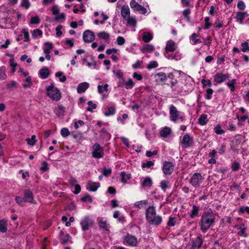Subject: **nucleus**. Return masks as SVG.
Returning a JSON list of instances; mask_svg holds the SVG:
<instances>
[{"instance_id":"f257e3e1","label":"nucleus","mask_w":249,"mask_h":249,"mask_svg":"<svg viewBox=\"0 0 249 249\" xmlns=\"http://www.w3.org/2000/svg\"><path fill=\"white\" fill-rule=\"evenodd\" d=\"M214 220L215 215L213 213H204L200 223L201 230L205 232L213 224Z\"/></svg>"},{"instance_id":"f03ea898","label":"nucleus","mask_w":249,"mask_h":249,"mask_svg":"<svg viewBox=\"0 0 249 249\" xmlns=\"http://www.w3.org/2000/svg\"><path fill=\"white\" fill-rule=\"evenodd\" d=\"M146 215L148 222L152 225H159L162 222V217L156 215V210L153 206L148 207Z\"/></svg>"},{"instance_id":"7ed1b4c3","label":"nucleus","mask_w":249,"mask_h":249,"mask_svg":"<svg viewBox=\"0 0 249 249\" xmlns=\"http://www.w3.org/2000/svg\"><path fill=\"white\" fill-rule=\"evenodd\" d=\"M47 95L53 101H58L61 98V94L59 89L54 87V84L46 87Z\"/></svg>"},{"instance_id":"20e7f679","label":"nucleus","mask_w":249,"mask_h":249,"mask_svg":"<svg viewBox=\"0 0 249 249\" xmlns=\"http://www.w3.org/2000/svg\"><path fill=\"white\" fill-rule=\"evenodd\" d=\"M170 120L174 122H183L185 119L184 113L178 111L174 105L170 107Z\"/></svg>"},{"instance_id":"39448f33","label":"nucleus","mask_w":249,"mask_h":249,"mask_svg":"<svg viewBox=\"0 0 249 249\" xmlns=\"http://www.w3.org/2000/svg\"><path fill=\"white\" fill-rule=\"evenodd\" d=\"M80 225L83 231L89 230L94 225L93 220L89 216H85L80 221Z\"/></svg>"},{"instance_id":"423d86ee","label":"nucleus","mask_w":249,"mask_h":249,"mask_svg":"<svg viewBox=\"0 0 249 249\" xmlns=\"http://www.w3.org/2000/svg\"><path fill=\"white\" fill-rule=\"evenodd\" d=\"M193 144V138L188 134H185L183 135L180 143L181 147L183 148H189L192 146Z\"/></svg>"},{"instance_id":"0eeeda50","label":"nucleus","mask_w":249,"mask_h":249,"mask_svg":"<svg viewBox=\"0 0 249 249\" xmlns=\"http://www.w3.org/2000/svg\"><path fill=\"white\" fill-rule=\"evenodd\" d=\"M92 156L94 158L100 159L104 156V151L102 147L98 143L94 144L92 146Z\"/></svg>"},{"instance_id":"6e6552de","label":"nucleus","mask_w":249,"mask_h":249,"mask_svg":"<svg viewBox=\"0 0 249 249\" xmlns=\"http://www.w3.org/2000/svg\"><path fill=\"white\" fill-rule=\"evenodd\" d=\"M203 179L200 173H196L192 176L190 182L194 187H198L203 182Z\"/></svg>"},{"instance_id":"1a4fd4ad","label":"nucleus","mask_w":249,"mask_h":249,"mask_svg":"<svg viewBox=\"0 0 249 249\" xmlns=\"http://www.w3.org/2000/svg\"><path fill=\"white\" fill-rule=\"evenodd\" d=\"M131 8L136 12L144 14L146 13V9L142 5L139 4L134 0H132L130 2Z\"/></svg>"},{"instance_id":"9d476101","label":"nucleus","mask_w":249,"mask_h":249,"mask_svg":"<svg viewBox=\"0 0 249 249\" xmlns=\"http://www.w3.org/2000/svg\"><path fill=\"white\" fill-rule=\"evenodd\" d=\"M174 169V165L172 162L169 161H165L163 162L162 171L166 175H170Z\"/></svg>"},{"instance_id":"9b49d317","label":"nucleus","mask_w":249,"mask_h":249,"mask_svg":"<svg viewBox=\"0 0 249 249\" xmlns=\"http://www.w3.org/2000/svg\"><path fill=\"white\" fill-rule=\"evenodd\" d=\"M124 243L126 245L134 247L137 243V239L134 236L128 234L124 237Z\"/></svg>"},{"instance_id":"f8f14e48","label":"nucleus","mask_w":249,"mask_h":249,"mask_svg":"<svg viewBox=\"0 0 249 249\" xmlns=\"http://www.w3.org/2000/svg\"><path fill=\"white\" fill-rule=\"evenodd\" d=\"M94 34L90 30L85 31L83 34V40L86 42H91L94 39Z\"/></svg>"},{"instance_id":"ddd939ff","label":"nucleus","mask_w":249,"mask_h":249,"mask_svg":"<svg viewBox=\"0 0 249 249\" xmlns=\"http://www.w3.org/2000/svg\"><path fill=\"white\" fill-rule=\"evenodd\" d=\"M229 74H224L221 72L216 74L214 77V81L217 83H221L225 81L230 77Z\"/></svg>"},{"instance_id":"4468645a","label":"nucleus","mask_w":249,"mask_h":249,"mask_svg":"<svg viewBox=\"0 0 249 249\" xmlns=\"http://www.w3.org/2000/svg\"><path fill=\"white\" fill-rule=\"evenodd\" d=\"M172 132V130L170 127L164 126L160 129L159 134L162 139L168 137Z\"/></svg>"},{"instance_id":"2eb2a0df","label":"nucleus","mask_w":249,"mask_h":249,"mask_svg":"<svg viewBox=\"0 0 249 249\" xmlns=\"http://www.w3.org/2000/svg\"><path fill=\"white\" fill-rule=\"evenodd\" d=\"M249 16V14L246 12H238L237 13L235 17L236 21L240 24H243L244 19Z\"/></svg>"},{"instance_id":"dca6fc26","label":"nucleus","mask_w":249,"mask_h":249,"mask_svg":"<svg viewBox=\"0 0 249 249\" xmlns=\"http://www.w3.org/2000/svg\"><path fill=\"white\" fill-rule=\"evenodd\" d=\"M140 182L143 188H150L152 185V180L149 177L141 178Z\"/></svg>"},{"instance_id":"f3484780","label":"nucleus","mask_w":249,"mask_h":249,"mask_svg":"<svg viewBox=\"0 0 249 249\" xmlns=\"http://www.w3.org/2000/svg\"><path fill=\"white\" fill-rule=\"evenodd\" d=\"M100 186L99 182L89 181L87 183V189L91 192H95Z\"/></svg>"},{"instance_id":"a211bd4d","label":"nucleus","mask_w":249,"mask_h":249,"mask_svg":"<svg viewBox=\"0 0 249 249\" xmlns=\"http://www.w3.org/2000/svg\"><path fill=\"white\" fill-rule=\"evenodd\" d=\"M164 56L168 59L179 60L181 59V54L179 52L172 53H170L169 52L165 53Z\"/></svg>"},{"instance_id":"6ab92c4d","label":"nucleus","mask_w":249,"mask_h":249,"mask_svg":"<svg viewBox=\"0 0 249 249\" xmlns=\"http://www.w3.org/2000/svg\"><path fill=\"white\" fill-rule=\"evenodd\" d=\"M234 228L238 231L237 232L238 235L245 237H247L248 234L246 232V227L244 224H242L240 226L235 225Z\"/></svg>"},{"instance_id":"aec40b11","label":"nucleus","mask_w":249,"mask_h":249,"mask_svg":"<svg viewBox=\"0 0 249 249\" xmlns=\"http://www.w3.org/2000/svg\"><path fill=\"white\" fill-rule=\"evenodd\" d=\"M155 78L157 83L161 84L165 81L167 79V76L165 73L160 72L155 74Z\"/></svg>"},{"instance_id":"412c9836","label":"nucleus","mask_w":249,"mask_h":249,"mask_svg":"<svg viewBox=\"0 0 249 249\" xmlns=\"http://www.w3.org/2000/svg\"><path fill=\"white\" fill-rule=\"evenodd\" d=\"M176 44L173 40H169L166 43L165 53H172L176 50Z\"/></svg>"},{"instance_id":"4be33fe9","label":"nucleus","mask_w":249,"mask_h":249,"mask_svg":"<svg viewBox=\"0 0 249 249\" xmlns=\"http://www.w3.org/2000/svg\"><path fill=\"white\" fill-rule=\"evenodd\" d=\"M89 84L88 82H83L80 83L77 87V92L78 93L84 92L89 87Z\"/></svg>"},{"instance_id":"5701e85b","label":"nucleus","mask_w":249,"mask_h":249,"mask_svg":"<svg viewBox=\"0 0 249 249\" xmlns=\"http://www.w3.org/2000/svg\"><path fill=\"white\" fill-rule=\"evenodd\" d=\"M24 201L29 203H35L33 193L30 190H26L24 193Z\"/></svg>"},{"instance_id":"b1692460","label":"nucleus","mask_w":249,"mask_h":249,"mask_svg":"<svg viewBox=\"0 0 249 249\" xmlns=\"http://www.w3.org/2000/svg\"><path fill=\"white\" fill-rule=\"evenodd\" d=\"M99 228L104 231H107L110 228L109 224L107 220L100 219L98 221Z\"/></svg>"},{"instance_id":"393cba45","label":"nucleus","mask_w":249,"mask_h":249,"mask_svg":"<svg viewBox=\"0 0 249 249\" xmlns=\"http://www.w3.org/2000/svg\"><path fill=\"white\" fill-rule=\"evenodd\" d=\"M121 15L124 19L130 17V9L128 6L124 5L122 7Z\"/></svg>"},{"instance_id":"a878e982","label":"nucleus","mask_w":249,"mask_h":249,"mask_svg":"<svg viewBox=\"0 0 249 249\" xmlns=\"http://www.w3.org/2000/svg\"><path fill=\"white\" fill-rule=\"evenodd\" d=\"M53 48V43L50 42H46L44 44L43 47V52L44 53H50L51 50Z\"/></svg>"},{"instance_id":"bb28decb","label":"nucleus","mask_w":249,"mask_h":249,"mask_svg":"<svg viewBox=\"0 0 249 249\" xmlns=\"http://www.w3.org/2000/svg\"><path fill=\"white\" fill-rule=\"evenodd\" d=\"M126 21L127 25L128 26H130L133 27V28H135L137 24V21L136 20L135 17H129L126 18V19H124Z\"/></svg>"},{"instance_id":"cd10ccee","label":"nucleus","mask_w":249,"mask_h":249,"mask_svg":"<svg viewBox=\"0 0 249 249\" xmlns=\"http://www.w3.org/2000/svg\"><path fill=\"white\" fill-rule=\"evenodd\" d=\"M71 237L70 235L68 233L64 234V233L62 231L60 232V238L61 241V242L63 244H66L69 241H70V239Z\"/></svg>"},{"instance_id":"c85d7f7f","label":"nucleus","mask_w":249,"mask_h":249,"mask_svg":"<svg viewBox=\"0 0 249 249\" xmlns=\"http://www.w3.org/2000/svg\"><path fill=\"white\" fill-rule=\"evenodd\" d=\"M115 112L116 108L114 107H110L105 109L104 114L106 116H109L114 115Z\"/></svg>"},{"instance_id":"c756f323","label":"nucleus","mask_w":249,"mask_h":249,"mask_svg":"<svg viewBox=\"0 0 249 249\" xmlns=\"http://www.w3.org/2000/svg\"><path fill=\"white\" fill-rule=\"evenodd\" d=\"M143 53H151L154 51L155 47L152 44H146L141 49Z\"/></svg>"},{"instance_id":"7c9ffc66","label":"nucleus","mask_w":249,"mask_h":249,"mask_svg":"<svg viewBox=\"0 0 249 249\" xmlns=\"http://www.w3.org/2000/svg\"><path fill=\"white\" fill-rule=\"evenodd\" d=\"M7 230V221L4 219L0 220V231L5 232Z\"/></svg>"},{"instance_id":"2f4dec72","label":"nucleus","mask_w":249,"mask_h":249,"mask_svg":"<svg viewBox=\"0 0 249 249\" xmlns=\"http://www.w3.org/2000/svg\"><path fill=\"white\" fill-rule=\"evenodd\" d=\"M121 181L124 183H126L127 180L130 179L131 176L130 174H127L125 172H122L120 174Z\"/></svg>"},{"instance_id":"473e14b6","label":"nucleus","mask_w":249,"mask_h":249,"mask_svg":"<svg viewBox=\"0 0 249 249\" xmlns=\"http://www.w3.org/2000/svg\"><path fill=\"white\" fill-rule=\"evenodd\" d=\"M208 116L206 114H203L200 115L198 119V123L201 125L206 124L208 122Z\"/></svg>"},{"instance_id":"72a5a7b5","label":"nucleus","mask_w":249,"mask_h":249,"mask_svg":"<svg viewBox=\"0 0 249 249\" xmlns=\"http://www.w3.org/2000/svg\"><path fill=\"white\" fill-rule=\"evenodd\" d=\"M142 39L145 42H148L153 38V36L149 32H145L142 34Z\"/></svg>"},{"instance_id":"f704fd0d","label":"nucleus","mask_w":249,"mask_h":249,"mask_svg":"<svg viewBox=\"0 0 249 249\" xmlns=\"http://www.w3.org/2000/svg\"><path fill=\"white\" fill-rule=\"evenodd\" d=\"M40 77L42 79H46L49 74V70L47 68H44L39 71Z\"/></svg>"},{"instance_id":"c9c22d12","label":"nucleus","mask_w":249,"mask_h":249,"mask_svg":"<svg viewBox=\"0 0 249 249\" xmlns=\"http://www.w3.org/2000/svg\"><path fill=\"white\" fill-rule=\"evenodd\" d=\"M198 36V35L194 33L190 37V39L192 41V44L196 45L198 43H200L202 42L201 40L199 39H197V37Z\"/></svg>"},{"instance_id":"e433bc0d","label":"nucleus","mask_w":249,"mask_h":249,"mask_svg":"<svg viewBox=\"0 0 249 249\" xmlns=\"http://www.w3.org/2000/svg\"><path fill=\"white\" fill-rule=\"evenodd\" d=\"M135 86V83L131 78H128L127 81H125L124 88L126 89H131Z\"/></svg>"},{"instance_id":"4c0bfd02","label":"nucleus","mask_w":249,"mask_h":249,"mask_svg":"<svg viewBox=\"0 0 249 249\" xmlns=\"http://www.w3.org/2000/svg\"><path fill=\"white\" fill-rule=\"evenodd\" d=\"M10 22L9 19L2 18L0 21V26L2 28H7Z\"/></svg>"},{"instance_id":"58836bf2","label":"nucleus","mask_w":249,"mask_h":249,"mask_svg":"<svg viewBox=\"0 0 249 249\" xmlns=\"http://www.w3.org/2000/svg\"><path fill=\"white\" fill-rule=\"evenodd\" d=\"M97 36L99 38L104 40H107L110 37L109 34L105 31H102L98 33L97 34Z\"/></svg>"},{"instance_id":"ea45409f","label":"nucleus","mask_w":249,"mask_h":249,"mask_svg":"<svg viewBox=\"0 0 249 249\" xmlns=\"http://www.w3.org/2000/svg\"><path fill=\"white\" fill-rule=\"evenodd\" d=\"M199 210V208L196 205L193 206V209L191 211V213L190 214V217L192 218H194L196 216H198V212Z\"/></svg>"},{"instance_id":"a19ab883","label":"nucleus","mask_w":249,"mask_h":249,"mask_svg":"<svg viewBox=\"0 0 249 249\" xmlns=\"http://www.w3.org/2000/svg\"><path fill=\"white\" fill-rule=\"evenodd\" d=\"M108 85L105 84L104 86L99 85L97 87L98 91L100 94L103 93L104 91L107 92L108 91Z\"/></svg>"},{"instance_id":"79ce46f5","label":"nucleus","mask_w":249,"mask_h":249,"mask_svg":"<svg viewBox=\"0 0 249 249\" xmlns=\"http://www.w3.org/2000/svg\"><path fill=\"white\" fill-rule=\"evenodd\" d=\"M7 77L5 67H0V80H4Z\"/></svg>"},{"instance_id":"37998d69","label":"nucleus","mask_w":249,"mask_h":249,"mask_svg":"<svg viewBox=\"0 0 249 249\" xmlns=\"http://www.w3.org/2000/svg\"><path fill=\"white\" fill-rule=\"evenodd\" d=\"M236 84V80L235 79H232L231 81L227 83V85L230 89V91L231 92H233L235 90V85Z\"/></svg>"},{"instance_id":"c03bdc74","label":"nucleus","mask_w":249,"mask_h":249,"mask_svg":"<svg viewBox=\"0 0 249 249\" xmlns=\"http://www.w3.org/2000/svg\"><path fill=\"white\" fill-rule=\"evenodd\" d=\"M23 87L24 88H31L32 86V79L30 76H28L23 84Z\"/></svg>"},{"instance_id":"a18cd8bd","label":"nucleus","mask_w":249,"mask_h":249,"mask_svg":"<svg viewBox=\"0 0 249 249\" xmlns=\"http://www.w3.org/2000/svg\"><path fill=\"white\" fill-rule=\"evenodd\" d=\"M147 204V201L144 200L136 202L134 205L135 207L141 209L145 207Z\"/></svg>"},{"instance_id":"49530a36","label":"nucleus","mask_w":249,"mask_h":249,"mask_svg":"<svg viewBox=\"0 0 249 249\" xmlns=\"http://www.w3.org/2000/svg\"><path fill=\"white\" fill-rule=\"evenodd\" d=\"M224 26L223 22L222 21L220 20L218 18H217L213 26L216 30H217L221 28H222Z\"/></svg>"},{"instance_id":"de8ad7c7","label":"nucleus","mask_w":249,"mask_h":249,"mask_svg":"<svg viewBox=\"0 0 249 249\" xmlns=\"http://www.w3.org/2000/svg\"><path fill=\"white\" fill-rule=\"evenodd\" d=\"M42 35V32L39 29H35L32 32V37L34 39L37 38L39 36H41Z\"/></svg>"},{"instance_id":"09e8293b","label":"nucleus","mask_w":249,"mask_h":249,"mask_svg":"<svg viewBox=\"0 0 249 249\" xmlns=\"http://www.w3.org/2000/svg\"><path fill=\"white\" fill-rule=\"evenodd\" d=\"M55 75L56 77L59 78V80L61 82H64L66 80V77L62 72H57L55 73Z\"/></svg>"},{"instance_id":"8fccbe9b","label":"nucleus","mask_w":249,"mask_h":249,"mask_svg":"<svg viewBox=\"0 0 249 249\" xmlns=\"http://www.w3.org/2000/svg\"><path fill=\"white\" fill-rule=\"evenodd\" d=\"M204 29H209L210 28V27L212 25V23L210 22V18L209 17H205L204 19Z\"/></svg>"},{"instance_id":"3c124183","label":"nucleus","mask_w":249,"mask_h":249,"mask_svg":"<svg viewBox=\"0 0 249 249\" xmlns=\"http://www.w3.org/2000/svg\"><path fill=\"white\" fill-rule=\"evenodd\" d=\"M36 136L35 135L32 136L31 138H27L26 141L30 145H34L36 142Z\"/></svg>"},{"instance_id":"603ef678","label":"nucleus","mask_w":249,"mask_h":249,"mask_svg":"<svg viewBox=\"0 0 249 249\" xmlns=\"http://www.w3.org/2000/svg\"><path fill=\"white\" fill-rule=\"evenodd\" d=\"M65 111V107L62 106H59L56 110V114L58 117L63 116Z\"/></svg>"},{"instance_id":"864d4df0","label":"nucleus","mask_w":249,"mask_h":249,"mask_svg":"<svg viewBox=\"0 0 249 249\" xmlns=\"http://www.w3.org/2000/svg\"><path fill=\"white\" fill-rule=\"evenodd\" d=\"M21 34L23 35L24 36V41H25V42L29 41V40H30L29 34L28 31L25 29H23L21 30Z\"/></svg>"},{"instance_id":"5fc2aeb1","label":"nucleus","mask_w":249,"mask_h":249,"mask_svg":"<svg viewBox=\"0 0 249 249\" xmlns=\"http://www.w3.org/2000/svg\"><path fill=\"white\" fill-rule=\"evenodd\" d=\"M18 84L15 81H12L9 82L6 85V87L8 89H11L14 88H16L18 87Z\"/></svg>"},{"instance_id":"6e6d98bb","label":"nucleus","mask_w":249,"mask_h":249,"mask_svg":"<svg viewBox=\"0 0 249 249\" xmlns=\"http://www.w3.org/2000/svg\"><path fill=\"white\" fill-rule=\"evenodd\" d=\"M214 132L216 134L220 135L224 134L225 131L222 129L221 126L219 124H217L214 128Z\"/></svg>"},{"instance_id":"4d7b16f0","label":"nucleus","mask_w":249,"mask_h":249,"mask_svg":"<svg viewBox=\"0 0 249 249\" xmlns=\"http://www.w3.org/2000/svg\"><path fill=\"white\" fill-rule=\"evenodd\" d=\"M202 243H203L202 240L200 237H199L197 239V240H196V241L195 242L193 243L192 247L193 248H199L201 247Z\"/></svg>"},{"instance_id":"13d9d810","label":"nucleus","mask_w":249,"mask_h":249,"mask_svg":"<svg viewBox=\"0 0 249 249\" xmlns=\"http://www.w3.org/2000/svg\"><path fill=\"white\" fill-rule=\"evenodd\" d=\"M64 44L70 48H72L74 46V40L66 38L65 39Z\"/></svg>"},{"instance_id":"bf43d9fd","label":"nucleus","mask_w":249,"mask_h":249,"mask_svg":"<svg viewBox=\"0 0 249 249\" xmlns=\"http://www.w3.org/2000/svg\"><path fill=\"white\" fill-rule=\"evenodd\" d=\"M217 150L218 151V153H219L220 155H223L225 153L226 150L225 144H221L217 148Z\"/></svg>"},{"instance_id":"052dcab7","label":"nucleus","mask_w":249,"mask_h":249,"mask_svg":"<svg viewBox=\"0 0 249 249\" xmlns=\"http://www.w3.org/2000/svg\"><path fill=\"white\" fill-rule=\"evenodd\" d=\"M49 169L48 164L45 161H43L42 162V166L40 167V170L42 172H45Z\"/></svg>"},{"instance_id":"680f3d73","label":"nucleus","mask_w":249,"mask_h":249,"mask_svg":"<svg viewBox=\"0 0 249 249\" xmlns=\"http://www.w3.org/2000/svg\"><path fill=\"white\" fill-rule=\"evenodd\" d=\"M213 90L209 88L206 90V93L205 95V97L207 100H210L212 99V95L213 93Z\"/></svg>"},{"instance_id":"e2e57ef3","label":"nucleus","mask_w":249,"mask_h":249,"mask_svg":"<svg viewBox=\"0 0 249 249\" xmlns=\"http://www.w3.org/2000/svg\"><path fill=\"white\" fill-rule=\"evenodd\" d=\"M158 63L155 61H152L149 62V63L147 66L146 68L148 69H151L153 68H156L158 67Z\"/></svg>"},{"instance_id":"0e129e2a","label":"nucleus","mask_w":249,"mask_h":249,"mask_svg":"<svg viewBox=\"0 0 249 249\" xmlns=\"http://www.w3.org/2000/svg\"><path fill=\"white\" fill-rule=\"evenodd\" d=\"M242 46V51L243 52H246L249 51V44L247 42L242 43L241 44Z\"/></svg>"},{"instance_id":"69168bd1","label":"nucleus","mask_w":249,"mask_h":249,"mask_svg":"<svg viewBox=\"0 0 249 249\" xmlns=\"http://www.w3.org/2000/svg\"><path fill=\"white\" fill-rule=\"evenodd\" d=\"M201 83L203 88H205L206 86L210 87L212 85V84L210 80L202 79L201 80Z\"/></svg>"},{"instance_id":"338daca9","label":"nucleus","mask_w":249,"mask_h":249,"mask_svg":"<svg viewBox=\"0 0 249 249\" xmlns=\"http://www.w3.org/2000/svg\"><path fill=\"white\" fill-rule=\"evenodd\" d=\"M125 39L122 36H119L117 37L116 42L118 45L121 46L124 45L125 43Z\"/></svg>"},{"instance_id":"774afa93","label":"nucleus","mask_w":249,"mask_h":249,"mask_svg":"<svg viewBox=\"0 0 249 249\" xmlns=\"http://www.w3.org/2000/svg\"><path fill=\"white\" fill-rule=\"evenodd\" d=\"M231 168L232 171H236L239 169L240 165L238 162L234 161L232 163Z\"/></svg>"}]
</instances>
